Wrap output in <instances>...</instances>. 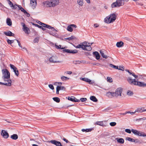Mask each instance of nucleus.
<instances>
[{
    "instance_id": "59",
    "label": "nucleus",
    "mask_w": 146,
    "mask_h": 146,
    "mask_svg": "<svg viewBox=\"0 0 146 146\" xmlns=\"http://www.w3.org/2000/svg\"><path fill=\"white\" fill-rule=\"evenodd\" d=\"M107 81L109 82H111L112 81V78H111L110 77H108L107 78Z\"/></svg>"
},
{
    "instance_id": "29",
    "label": "nucleus",
    "mask_w": 146,
    "mask_h": 146,
    "mask_svg": "<svg viewBox=\"0 0 146 146\" xmlns=\"http://www.w3.org/2000/svg\"><path fill=\"white\" fill-rule=\"evenodd\" d=\"M11 138L13 140H16L18 138V136L17 134H14L11 136Z\"/></svg>"
},
{
    "instance_id": "46",
    "label": "nucleus",
    "mask_w": 146,
    "mask_h": 146,
    "mask_svg": "<svg viewBox=\"0 0 146 146\" xmlns=\"http://www.w3.org/2000/svg\"><path fill=\"white\" fill-rule=\"evenodd\" d=\"M111 98L114 97H117L115 92H111Z\"/></svg>"
},
{
    "instance_id": "24",
    "label": "nucleus",
    "mask_w": 146,
    "mask_h": 146,
    "mask_svg": "<svg viewBox=\"0 0 146 146\" xmlns=\"http://www.w3.org/2000/svg\"><path fill=\"white\" fill-rule=\"evenodd\" d=\"M45 28H46L48 29H51L53 31L56 32L57 31L54 28V27H52L50 26V25H46V26H45Z\"/></svg>"
},
{
    "instance_id": "27",
    "label": "nucleus",
    "mask_w": 146,
    "mask_h": 146,
    "mask_svg": "<svg viewBox=\"0 0 146 146\" xmlns=\"http://www.w3.org/2000/svg\"><path fill=\"white\" fill-rule=\"evenodd\" d=\"M45 31L46 33H49L50 35H52L54 36H56L55 33L47 29Z\"/></svg>"
},
{
    "instance_id": "15",
    "label": "nucleus",
    "mask_w": 146,
    "mask_h": 146,
    "mask_svg": "<svg viewBox=\"0 0 146 146\" xmlns=\"http://www.w3.org/2000/svg\"><path fill=\"white\" fill-rule=\"evenodd\" d=\"M80 79L86 82H88L90 84H92L93 83L91 82V80L87 78H80Z\"/></svg>"
},
{
    "instance_id": "31",
    "label": "nucleus",
    "mask_w": 146,
    "mask_h": 146,
    "mask_svg": "<svg viewBox=\"0 0 146 146\" xmlns=\"http://www.w3.org/2000/svg\"><path fill=\"white\" fill-rule=\"evenodd\" d=\"M56 88H58V89L59 90V91L62 90L64 91H65L66 90V88L63 86H57L56 87Z\"/></svg>"
},
{
    "instance_id": "58",
    "label": "nucleus",
    "mask_w": 146,
    "mask_h": 146,
    "mask_svg": "<svg viewBox=\"0 0 146 146\" xmlns=\"http://www.w3.org/2000/svg\"><path fill=\"white\" fill-rule=\"evenodd\" d=\"M125 131L127 133H131V130L129 129H125Z\"/></svg>"
},
{
    "instance_id": "21",
    "label": "nucleus",
    "mask_w": 146,
    "mask_h": 146,
    "mask_svg": "<svg viewBox=\"0 0 146 146\" xmlns=\"http://www.w3.org/2000/svg\"><path fill=\"white\" fill-rule=\"evenodd\" d=\"M124 44L123 42L122 41H120L117 42L116 46L118 48H120L123 46Z\"/></svg>"
},
{
    "instance_id": "14",
    "label": "nucleus",
    "mask_w": 146,
    "mask_h": 146,
    "mask_svg": "<svg viewBox=\"0 0 146 146\" xmlns=\"http://www.w3.org/2000/svg\"><path fill=\"white\" fill-rule=\"evenodd\" d=\"M84 42L81 43L80 44H79L76 46H74V47L76 48H81L82 49L84 50L85 49Z\"/></svg>"
},
{
    "instance_id": "49",
    "label": "nucleus",
    "mask_w": 146,
    "mask_h": 146,
    "mask_svg": "<svg viewBox=\"0 0 146 146\" xmlns=\"http://www.w3.org/2000/svg\"><path fill=\"white\" fill-rule=\"evenodd\" d=\"M111 92H108L106 93V96H107L109 98H111Z\"/></svg>"
},
{
    "instance_id": "32",
    "label": "nucleus",
    "mask_w": 146,
    "mask_h": 146,
    "mask_svg": "<svg viewBox=\"0 0 146 146\" xmlns=\"http://www.w3.org/2000/svg\"><path fill=\"white\" fill-rule=\"evenodd\" d=\"M117 1H116L115 2H114L112 3L111 5V7L112 8H114V7H118V4L117 3Z\"/></svg>"
},
{
    "instance_id": "26",
    "label": "nucleus",
    "mask_w": 146,
    "mask_h": 146,
    "mask_svg": "<svg viewBox=\"0 0 146 146\" xmlns=\"http://www.w3.org/2000/svg\"><path fill=\"white\" fill-rule=\"evenodd\" d=\"M137 135L139 136L146 137V134L143 132L138 131Z\"/></svg>"
},
{
    "instance_id": "48",
    "label": "nucleus",
    "mask_w": 146,
    "mask_h": 146,
    "mask_svg": "<svg viewBox=\"0 0 146 146\" xmlns=\"http://www.w3.org/2000/svg\"><path fill=\"white\" fill-rule=\"evenodd\" d=\"M110 66L111 67H112V68H114L115 69H118V66H116L112 64H110Z\"/></svg>"
},
{
    "instance_id": "35",
    "label": "nucleus",
    "mask_w": 146,
    "mask_h": 146,
    "mask_svg": "<svg viewBox=\"0 0 146 146\" xmlns=\"http://www.w3.org/2000/svg\"><path fill=\"white\" fill-rule=\"evenodd\" d=\"M53 100L57 103H59L60 102V99L57 97H54L52 98Z\"/></svg>"
},
{
    "instance_id": "30",
    "label": "nucleus",
    "mask_w": 146,
    "mask_h": 146,
    "mask_svg": "<svg viewBox=\"0 0 146 146\" xmlns=\"http://www.w3.org/2000/svg\"><path fill=\"white\" fill-rule=\"evenodd\" d=\"M90 99L91 100L95 102H96L98 101V100L94 96H91L90 97Z\"/></svg>"
},
{
    "instance_id": "9",
    "label": "nucleus",
    "mask_w": 146,
    "mask_h": 146,
    "mask_svg": "<svg viewBox=\"0 0 146 146\" xmlns=\"http://www.w3.org/2000/svg\"><path fill=\"white\" fill-rule=\"evenodd\" d=\"M63 51L67 52V53H70L72 54H76L78 52V50H70L68 49H65Z\"/></svg>"
},
{
    "instance_id": "6",
    "label": "nucleus",
    "mask_w": 146,
    "mask_h": 146,
    "mask_svg": "<svg viewBox=\"0 0 146 146\" xmlns=\"http://www.w3.org/2000/svg\"><path fill=\"white\" fill-rule=\"evenodd\" d=\"M10 66L11 68L13 70L15 75L17 76H18L19 75V72L17 68L14 65L11 64H10Z\"/></svg>"
},
{
    "instance_id": "39",
    "label": "nucleus",
    "mask_w": 146,
    "mask_h": 146,
    "mask_svg": "<svg viewBox=\"0 0 146 146\" xmlns=\"http://www.w3.org/2000/svg\"><path fill=\"white\" fill-rule=\"evenodd\" d=\"M110 17H108L105 18L104 19L105 22L108 23H109L110 22Z\"/></svg>"
},
{
    "instance_id": "52",
    "label": "nucleus",
    "mask_w": 146,
    "mask_h": 146,
    "mask_svg": "<svg viewBox=\"0 0 146 146\" xmlns=\"http://www.w3.org/2000/svg\"><path fill=\"white\" fill-rule=\"evenodd\" d=\"M146 119V118H140L139 119H136V121H141V120H144L145 119Z\"/></svg>"
},
{
    "instance_id": "45",
    "label": "nucleus",
    "mask_w": 146,
    "mask_h": 146,
    "mask_svg": "<svg viewBox=\"0 0 146 146\" xmlns=\"http://www.w3.org/2000/svg\"><path fill=\"white\" fill-rule=\"evenodd\" d=\"M133 94V92L131 91L130 90H128L127 92V94L129 96H132Z\"/></svg>"
},
{
    "instance_id": "40",
    "label": "nucleus",
    "mask_w": 146,
    "mask_h": 146,
    "mask_svg": "<svg viewBox=\"0 0 146 146\" xmlns=\"http://www.w3.org/2000/svg\"><path fill=\"white\" fill-rule=\"evenodd\" d=\"M67 29L68 31L70 32H72L73 31V29L70 25L68 26Z\"/></svg>"
},
{
    "instance_id": "64",
    "label": "nucleus",
    "mask_w": 146,
    "mask_h": 146,
    "mask_svg": "<svg viewBox=\"0 0 146 146\" xmlns=\"http://www.w3.org/2000/svg\"><path fill=\"white\" fill-rule=\"evenodd\" d=\"M17 40V43H18V45H19V46L21 48H22V46L21 45V43H20V41L19 40Z\"/></svg>"
},
{
    "instance_id": "11",
    "label": "nucleus",
    "mask_w": 146,
    "mask_h": 146,
    "mask_svg": "<svg viewBox=\"0 0 146 146\" xmlns=\"http://www.w3.org/2000/svg\"><path fill=\"white\" fill-rule=\"evenodd\" d=\"M49 142L56 145V146H62V144L60 142L57 141L56 140H51L49 141Z\"/></svg>"
},
{
    "instance_id": "55",
    "label": "nucleus",
    "mask_w": 146,
    "mask_h": 146,
    "mask_svg": "<svg viewBox=\"0 0 146 146\" xmlns=\"http://www.w3.org/2000/svg\"><path fill=\"white\" fill-rule=\"evenodd\" d=\"M135 143H141L140 142V141L138 139H134V141Z\"/></svg>"
},
{
    "instance_id": "28",
    "label": "nucleus",
    "mask_w": 146,
    "mask_h": 146,
    "mask_svg": "<svg viewBox=\"0 0 146 146\" xmlns=\"http://www.w3.org/2000/svg\"><path fill=\"white\" fill-rule=\"evenodd\" d=\"M6 23L8 25L10 26L12 25V21L10 18H7L6 20Z\"/></svg>"
},
{
    "instance_id": "63",
    "label": "nucleus",
    "mask_w": 146,
    "mask_h": 146,
    "mask_svg": "<svg viewBox=\"0 0 146 146\" xmlns=\"http://www.w3.org/2000/svg\"><path fill=\"white\" fill-rule=\"evenodd\" d=\"M111 109L110 107H108L105 110H104V111H109L110 110H111Z\"/></svg>"
},
{
    "instance_id": "47",
    "label": "nucleus",
    "mask_w": 146,
    "mask_h": 146,
    "mask_svg": "<svg viewBox=\"0 0 146 146\" xmlns=\"http://www.w3.org/2000/svg\"><path fill=\"white\" fill-rule=\"evenodd\" d=\"M14 40H10L8 39L7 40V42L8 44H11L13 43L14 42Z\"/></svg>"
},
{
    "instance_id": "18",
    "label": "nucleus",
    "mask_w": 146,
    "mask_h": 146,
    "mask_svg": "<svg viewBox=\"0 0 146 146\" xmlns=\"http://www.w3.org/2000/svg\"><path fill=\"white\" fill-rule=\"evenodd\" d=\"M93 55L95 56V58L96 59L98 60L100 58V55L98 52L97 51L94 52H93Z\"/></svg>"
},
{
    "instance_id": "7",
    "label": "nucleus",
    "mask_w": 146,
    "mask_h": 146,
    "mask_svg": "<svg viewBox=\"0 0 146 146\" xmlns=\"http://www.w3.org/2000/svg\"><path fill=\"white\" fill-rule=\"evenodd\" d=\"M1 133L4 138L7 139L9 137V135L8 133L5 130H2Z\"/></svg>"
},
{
    "instance_id": "44",
    "label": "nucleus",
    "mask_w": 146,
    "mask_h": 146,
    "mask_svg": "<svg viewBox=\"0 0 146 146\" xmlns=\"http://www.w3.org/2000/svg\"><path fill=\"white\" fill-rule=\"evenodd\" d=\"M126 139L128 141H131V142H133L134 141V139L133 138H132L129 137H127L126 138Z\"/></svg>"
},
{
    "instance_id": "22",
    "label": "nucleus",
    "mask_w": 146,
    "mask_h": 146,
    "mask_svg": "<svg viewBox=\"0 0 146 146\" xmlns=\"http://www.w3.org/2000/svg\"><path fill=\"white\" fill-rule=\"evenodd\" d=\"M117 140V141L121 144H123L124 143V140L122 138H117L115 139Z\"/></svg>"
},
{
    "instance_id": "4",
    "label": "nucleus",
    "mask_w": 146,
    "mask_h": 146,
    "mask_svg": "<svg viewBox=\"0 0 146 146\" xmlns=\"http://www.w3.org/2000/svg\"><path fill=\"white\" fill-rule=\"evenodd\" d=\"M3 76L2 78L3 80L4 81L11 80L10 79V73L8 70L6 69H3L2 70Z\"/></svg>"
},
{
    "instance_id": "56",
    "label": "nucleus",
    "mask_w": 146,
    "mask_h": 146,
    "mask_svg": "<svg viewBox=\"0 0 146 146\" xmlns=\"http://www.w3.org/2000/svg\"><path fill=\"white\" fill-rule=\"evenodd\" d=\"M39 40L38 38V37H36L33 40V42L35 43H38Z\"/></svg>"
},
{
    "instance_id": "57",
    "label": "nucleus",
    "mask_w": 146,
    "mask_h": 146,
    "mask_svg": "<svg viewBox=\"0 0 146 146\" xmlns=\"http://www.w3.org/2000/svg\"><path fill=\"white\" fill-rule=\"evenodd\" d=\"M49 87L51 90H53L54 88L52 84H50L48 85Z\"/></svg>"
},
{
    "instance_id": "1",
    "label": "nucleus",
    "mask_w": 146,
    "mask_h": 146,
    "mask_svg": "<svg viewBox=\"0 0 146 146\" xmlns=\"http://www.w3.org/2000/svg\"><path fill=\"white\" fill-rule=\"evenodd\" d=\"M127 80L130 84L132 85H137L140 87L146 86V83H144L143 82L137 81L135 79H132L130 77H128Z\"/></svg>"
},
{
    "instance_id": "53",
    "label": "nucleus",
    "mask_w": 146,
    "mask_h": 146,
    "mask_svg": "<svg viewBox=\"0 0 146 146\" xmlns=\"http://www.w3.org/2000/svg\"><path fill=\"white\" fill-rule=\"evenodd\" d=\"M84 42V45H90V46H91L92 44V43H88L87 42Z\"/></svg>"
},
{
    "instance_id": "38",
    "label": "nucleus",
    "mask_w": 146,
    "mask_h": 146,
    "mask_svg": "<svg viewBox=\"0 0 146 146\" xmlns=\"http://www.w3.org/2000/svg\"><path fill=\"white\" fill-rule=\"evenodd\" d=\"M77 3L80 6H82L83 4V0H78Z\"/></svg>"
},
{
    "instance_id": "20",
    "label": "nucleus",
    "mask_w": 146,
    "mask_h": 146,
    "mask_svg": "<svg viewBox=\"0 0 146 146\" xmlns=\"http://www.w3.org/2000/svg\"><path fill=\"white\" fill-rule=\"evenodd\" d=\"M30 4L32 6L35 7L36 5V0H30Z\"/></svg>"
},
{
    "instance_id": "51",
    "label": "nucleus",
    "mask_w": 146,
    "mask_h": 146,
    "mask_svg": "<svg viewBox=\"0 0 146 146\" xmlns=\"http://www.w3.org/2000/svg\"><path fill=\"white\" fill-rule=\"evenodd\" d=\"M110 125L111 126H114L116 125V122H111L110 123Z\"/></svg>"
},
{
    "instance_id": "2",
    "label": "nucleus",
    "mask_w": 146,
    "mask_h": 146,
    "mask_svg": "<svg viewBox=\"0 0 146 146\" xmlns=\"http://www.w3.org/2000/svg\"><path fill=\"white\" fill-rule=\"evenodd\" d=\"M59 3V0H51L44 1L43 4L46 7H54Z\"/></svg>"
},
{
    "instance_id": "3",
    "label": "nucleus",
    "mask_w": 146,
    "mask_h": 146,
    "mask_svg": "<svg viewBox=\"0 0 146 146\" xmlns=\"http://www.w3.org/2000/svg\"><path fill=\"white\" fill-rule=\"evenodd\" d=\"M9 5L11 8L14 10L16 9H17V7H18V10H20L21 11L23 12L27 16L29 17L30 16V14L28 13L22 7L21 5H18L16 3L15 5H13V3H12L11 4H10Z\"/></svg>"
},
{
    "instance_id": "13",
    "label": "nucleus",
    "mask_w": 146,
    "mask_h": 146,
    "mask_svg": "<svg viewBox=\"0 0 146 146\" xmlns=\"http://www.w3.org/2000/svg\"><path fill=\"white\" fill-rule=\"evenodd\" d=\"M5 82H7V83H4L1 82L0 83V84L9 86H11L12 82L11 80H8L6 81Z\"/></svg>"
},
{
    "instance_id": "61",
    "label": "nucleus",
    "mask_w": 146,
    "mask_h": 146,
    "mask_svg": "<svg viewBox=\"0 0 146 146\" xmlns=\"http://www.w3.org/2000/svg\"><path fill=\"white\" fill-rule=\"evenodd\" d=\"M62 139L64 141L66 142V143H70V142L68 141L66 139H65L64 137H63Z\"/></svg>"
},
{
    "instance_id": "23",
    "label": "nucleus",
    "mask_w": 146,
    "mask_h": 146,
    "mask_svg": "<svg viewBox=\"0 0 146 146\" xmlns=\"http://www.w3.org/2000/svg\"><path fill=\"white\" fill-rule=\"evenodd\" d=\"M32 23V24L33 25L35 26V27H38V28L42 29L43 31L46 30V29L44 28H43L42 26H40L37 24L34 23Z\"/></svg>"
},
{
    "instance_id": "19",
    "label": "nucleus",
    "mask_w": 146,
    "mask_h": 146,
    "mask_svg": "<svg viewBox=\"0 0 146 146\" xmlns=\"http://www.w3.org/2000/svg\"><path fill=\"white\" fill-rule=\"evenodd\" d=\"M145 109L143 107L142 108H139L135 110V112L142 113L145 111Z\"/></svg>"
},
{
    "instance_id": "10",
    "label": "nucleus",
    "mask_w": 146,
    "mask_h": 146,
    "mask_svg": "<svg viewBox=\"0 0 146 146\" xmlns=\"http://www.w3.org/2000/svg\"><path fill=\"white\" fill-rule=\"evenodd\" d=\"M122 90L123 89L121 88H118L115 90V92L117 97L121 96Z\"/></svg>"
},
{
    "instance_id": "16",
    "label": "nucleus",
    "mask_w": 146,
    "mask_h": 146,
    "mask_svg": "<svg viewBox=\"0 0 146 146\" xmlns=\"http://www.w3.org/2000/svg\"><path fill=\"white\" fill-rule=\"evenodd\" d=\"M4 34L6 36H14L15 35L10 31H8L7 32H4Z\"/></svg>"
},
{
    "instance_id": "33",
    "label": "nucleus",
    "mask_w": 146,
    "mask_h": 146,
    "mask_svg": "<svg viewBox=\"0 0 146 146\" xmlns=\"http://www.w3.org/2000/svg\"><path fill=\"white\" fill-rule=\"evenodd\" d=\"M92 129V128L83 129H82V131L83 132H89L91 131Z\"/></svg>"
},
{
    "instance_id": "12",
    "label": "nucleus",
    "mask_w": 146,
    "mask_h": 146,
    "mask_svg": "<svg viewBox=\"0 0 146 146\" xmlns=\"http://www.w3.org/2000/svg\"><path fill=\"white\" fill-rule=\"evenodd\" d=\"M68 100L72 102H80V100L77 99L74 97L73 96L68 97Z\"/></svg>"
},
{
    "instance_id": "43",
    "label": "nucleus",
    "mask_w": 146,
    "mask_h": 146,
    "mask_svg": "<svg viewBox=\"0 0 146 146\" xmlns=\"http://www.w3.org/2000/svg\"><path fill=\"white\" fill-rule=\"evenodd\" d=\"M139 131L134 129H131V131L135 135H137Z\"/></svg>"
},
{
    "instance_id": "62",
    "label": "nucleus",
    "mask_w": 146,
    "mask_h": 146,
    "mask_svg": "<svg viewBox=\"0 0 146 146\" xmlns=\"http://www.w3.org/2000/svg\"><path fill=\"white\" fill-rule=\"evenodd\" d=\"M131 75L133 76L135 78H136L138 77L136 75H135L134 73L131 72Z\"/></svg>"
},
{
    "instance_id": "34",
    "label": "nucleus",
    "mask_w": 146,
    "mask_h": 146,
    "mask_svg": "<svg viewBox=\"0 0 146 146\" xmlns=\"http://www.w3.org/2000/svg\"><path fill=\"white\" fill-rule=\"evenodd\" d=\"M95 124L97 125H99L101 126H104V123H103V122L102 121H97L96 123Z\"/></svg>"
},
{
    "instance_id": "41",
    "label": "nucleus",
    "mask_w": 146,
    "mask_h": 146,
    "mask_svg": "<svg viewBox=\"0 0 146 146\" xmlns=\"http://www.w3.org/2000/svg\"><path fill=\"white\" fill-rule=\"evenodd\" d=\"M100 53L101 55V56H102V57L104 58H108V57L107 56L105 55L104 54V52L100 50Z\"/></svg>"
},
{
    "instance_id": "37",
    "label": "nucleus",
    "mask_w": 146,
    "mask_h": 146,
    "mask_svg": "<svg viewBox=\"0 0 146 146\" xmlns=\"http://www.w3.org/2000/svg\"><path fill=\"white\" fill-rule=\"evenodd\" d=\"M76 38V37L74 36H72L71 37L67 38H64L65 40H70L73 39H74Z\"/></svg>"
},
{
    "instance_id": "36",
    "label": "nucleus",
    "mask_w": 146,
    "mask_h": 146,
    "mask_svg": "<svg viewBox=\"0 0 146 146\" xmlns=\"http://www.w3.org/2000/svg\"><path fill=\"white\" fill-rule=\"evenodd\" d=\"M61 79L63 81H65L69 79V78L67 77L63 76L61 77Z\"/></svg>"
},
{
    "instance_id": "17",
    "label": "nucleus",
    "mask_w": 146,
    "mask_h": 146,
    "mask_svg": "<svg viewBox=\"0 0 146 146\" xmlns=\"http://www.w3.org/2000/svg\"><path fill=\"white\" fill-rule=\"evenodd\" d=\"M116 1H117L118 7H119L124 5V2L125 0H117Z\"/></svg>"
},
{
    "instance_id": "50",
    "label": "nucleus",
    "mask_w": 146,
    "mask_h": 146,
    "mask_svg": "<svg viewBox=\"0 0 146 146\" xmlns=\"http://www.w3.org/2000/svg\"><path fill=\"white\" fill-rule=\"evenodd\" d=\"M55 46H56V48L57 49H63L64 48L63 47L62 48L61 45H59V46H58V45L55 44Z\"/></svg>"
},
{
    "instance_id": "5",
    "label": "nucleus",
    "mask_w": 146,
    "mask_h": 146,
    "mask_svg": "<svg viewBox=\"0 0 146 146\" xmlns=\"http://www.w3.org/2000/svg\"><path fill=\"white\" fill-rule=\"evenodd\" d=\"M57 57L55 56H52L49 58V61L51 63L60 62V61L57 60Z\"/></svg>"
},
{
    "instance_id": "54",
    "label": "nucleus",
    "mask_w": 146,
    "mask_h": 146,
    "mask_svg": "<svg viewBox=\"0 0 146 146\" xmlns=\"http://www.w3.org/2000/svg\"><path fill=\"white\" fill-rule=\"evenodd\" d=\"M87 100V99L86 98H81L80 99V101H81L82 102H86Z\"/></svg>"
},
{
    "instance_id": "60",
    "label": "nucleus",
    "mask_w": 146,
    "mask_h": 146,
    "mask_svg": "<svg viewBox=\"0 0 146 146\" xmlns=\"http://www.w3.org/2000/svg\"><path fill=\"white\" fill-rule=\"evenodd\" d=\"M117 69L123 71L124 70V68L123 67L119 66Z\"/></svg>"
},
{
    "instance_id": "25",
    "label": "nucleus",
    "mask_w": 146,
    "mask_h": 146,
    "mask_svg": "<svg viewBox=\"0 0 146 146\" xmlns=\"http://www.w3.org/2000/svg\"><path fill=\"white\" fill-rule=\"evenodd\" d=\"M84 48L85 49H84V50L90 51L92 49V48L90 45H85Z\"/></svg>"
},
{
    "instance_id": "8",
    "label": "nucleus",
    "mask_w": 146,
    "mask_h": 146,
    "mask_svg": "<svg viewBox=\"0 0 146 146\" xmlns=\"http://www.w3.org/2000/svg\"><path fill=\"white\" fill-rule=\"evenodd\" d=\"M109 17H110V22L109 23H111V22H113L115 20L116 18V15L114 13H113L111 14Z\"/></svg>"
},
{
    "instance_id": "42",
    "label": "nucleus",
    "mask_w": 146,
    "mask_h": 146,
    "mask_svg": "<svg viewBox=\"0 0 146 146\" xmlns=\"http://www.w3.org/2000/svg\"><path fill=\"white\" fill-rule=\"evenodd\" d=\"M23 29V31H24L25 33L29 34V33L28 32V31L29 30V28L27 27L25 28H24V29Z\"/></svg>"
}]
</instances>
